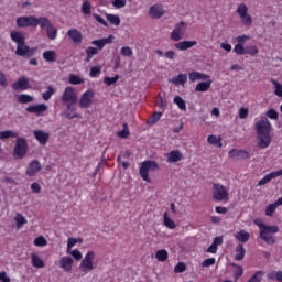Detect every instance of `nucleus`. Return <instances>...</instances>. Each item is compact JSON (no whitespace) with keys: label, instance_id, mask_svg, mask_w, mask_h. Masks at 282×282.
I'll return each instance as SVG.
<instances>
[{"label":"nucleus","instance_id":"obj_1","mask_svg":"<svg viewBox=\"0 0 282 282\" xmlns=\"http://www.w3.org/2000/svg\"><path fill=\"white\" fill-rule=\"evenodd\" d=\"M259 149H268L272 144V123L268 117H261L254 124Z\"/></svg>","mask_w":282,"mask_h":282},{"label":"nucleus","instance_id":"obj_61","mask_svg":"<svg viewBox=\"0 0 282 282\" xmlns=\"http://www.w3.org/2000/svg\"><path fill=\"white\" fill-rule=\"evenodd\" d=\"M101 68L100 66H94L90 68V76L91 78H96V76H98V74H100Z\"/></svg>","mask_w":282,"mask_h":282},{"label":"nucleus","instance_id":"obj_22","mask_svg":"<svg viewBox=\"0 0 282 282\" xmlns=\"http://www.w3.org/2000/svg\"><path fill=\"white\" fill-rule=\"evenodd\" d=\"M166 158L170 164H175V162H182L184 160V154L180 150H173L166 154Z\"/></svg>","mask_w":282,"mask_h":282},{"label":"nucleus","instance_id":"obj_41","mask_svg":"<svg viewBox=\"0 0 282 282\" xmlns=\"http://www.w3.org/2000/svg\"><path fill=\"white\" fill-rule=\"evenodd\" d=\"M174 105L181 109V111H186V101L181 96H175L173 99Z\"/></svg>","mask_w":282,"mask_h":282},{"label":"nucleus","instance_id":"obj_15","mask_svg":"<svg viewBox=\"0 0 282 282\" xmlns=\"http://www.w3.org/2000/svg\"><path fill=\"white\" fill-rule=\"evenodd\" d=\"M12 89H14V91H25L30 89V78L20 77L17 82L12 84Z\"/></svg>","mask_w":282,"mask_h":282},{"label":"nucleus","instance_id":"obj_11","mask_svg":"<svg viewBox=\"0 0 282 282\" xmlns=\"http://www.w3.org/2000/svg\"><path fill=\"white\" fill-rule=\"evenodd\" d=\"M94 96H95V93L91 89H88L85 93H83L79 98L80 109H89V107L94 105Z\"/></svg>","mask_w":282,"mask_h":282},{"label":"nucleus","instance_id":"obj_55","mask_svg":"<svg viewBox=\"0 0 282 282\" xmlns=\"http://www.w3.org/2000/svg\"><path fill=\"white\" fill-rule=\"evenodd\" d=\"M67 254H70L76 261H80V259H83V253L78 249L70 250Z\"/></svg>","mask_w":282,"mask_h":282},{"label":"nucleus","instance_id":"obj_2","mask_svg":"<svg viewBox=\"0 0 282 282\" xmlns=\"http://www.w3.org/2000/svg\"><path fill=\"white\" fill-rule=\"evenodd\" d=\"M61 100L62 105L66 107L64 116L68 120H74V118H80V115L76 112V102H78V93H76V88L67 86L62 94Z\"/></svg>","mask_w":282,"mask_h":282},{"label":"nucleus","instance_id":"obj_29","mask_svg":"<svg viewBox=\"0 0 282 282\" xmlns=\"http://www.w3.org/2000/svg\"><path fill=\"white\" fill-rule=\"evenodd\" d=\"M235 239H237V241H240V243H248V241H250V232L241 229L240 231L236 232L234 235Z\"/></svg>","mask_w":282,"mask_h":282},{"label":"nucleus","instance_id":"obj_44","mask_svg":"<svg viewBox=\"0 0 282 282\" xmlns=\"http://www.w3.org/2000/svg\"><path fill=\"white\" fill-rule=\"evenodd\" d=\"M155 259H158L161 262L166 261L169 259V251L166 249H161L155 252Z\"/></svg>","mask_w":282,"mask_h":282},{"label":"nucleus","instance_id":"obj_24","mask_svg":"<svg viewBox=\"0 0 282 282\" xmlns=\"http://www.w3.org/2000/svg\"><path fill=\"white\" fill-rule=\"evenodd\" d=\"M113 39H116V36L109 35L108 37H104L100 40H94L91 42V45H96V47L98 50H104L105 45H111V43H113Z\"/></svg>","mask_w":282,"mask_h":282},{"label":"nucleus","instance_id":"obj_58","mask_svg":"<svg viewBox=\"0 0 282 282\" xmlns=\"http://www.w3.org/2000/svg\"><path fill=\"white\" fill-rule=\"evenodd\" d=\"M160 118H162V112H154L150 118V124H155Z\"/></svg>","mask_w":282,"mask_h":282},{"label":"nucleus","instance_id":"obj_52","mask_svg":"<svg viewBox=\"0 0 282 282\" xmlns=\"http://www.w3.org/2000/svg\"><path fill=\"white\" fill-rule=\"evenodd\" d=\"M174 272L175 274H182V272H186V263L178 262L174 268Z\"/></svg>","mask_w":282,"mask_h":282},{"label":"nucleus","instance_id":"obj_18","mask_svg":"<svg viewBox=\"0 0 282 282\" xmlns=\"http://www.w3.org/2000/svg\"><path fill=\"white\" fill-rule=\"evenodd\" d=\"M73 267L74 259L72 257L64 256L59 259V268H62L64 272H72Z\"/></svg>","mask_w":282,"mask_h":282},{"label":"nucleus","instance_id":"obj_63","mask_svg":"<svg viewBox=\"0 0 282 282\" xmlns=\"http://www.w3.org/2000/svg\"><path fill=\"white\" fill-rule=\"evenodd\" d=\"M203 268H210V265H215V258H208L203 261Z\"/></svg>","mask_w":282,"mask_h":282},{"label":"nucleus","instance_id":"obj_60","mask_svg":"<svg viewBox=\"0 0 282 282\" xmlns=\"http://www.w3.org/2000/svg\"><path fill=\"white\" fill-rule=\"evenodd\" d=\"M76 243V238H68L66 252H69Z\"/></svg>","mask_w":282,"mask_h":282},{"label":"nucleus","instance_id":"obj_54","mask_svg":"<svg viewBox=\"0 0 282 282\" xmlns=\"http://www.w3.org/2000/svg\"><path fill=\"white\" fill-rule=\"evenodd\" d=\"M118 138H127L129 135V124L123 123V129L117 132Z\"/></svg>","mask_w":282,"mask_h":282},{"label":"nucleus","instance_id":"obj_21","mask_svg":"<svg viewBox=\"0 0 282 282\" xmlns=\"http://www.w3.org/2000/svg\"><path fill=\"white\" fill-rule=\"evenodd\" d=\"M33 135L37 142L45 145L50 141V132H45L43 130H34Z\"/></svg>","mask_w":282,"mask_h":282},{"label":"nucleus","instance_id":"obj_49","mask_svg":"<svg viewBox=\"0 0 282 282\" xmlns=\"http://www.w3.org/2000/svg\"><path fill=\"white\" fill-rule=\"evenodd\" d=\"M119 79H120V76L118 75H116L115 77H105L104 83L108 87H111V85H116V83H118Z\"/></svg>","mask_w":282,"mask_h":282},{"label":"nucleus","instance_id":"obj_57","mask_svg":"<svg viewBox=\"0 0 282 282\" xmlns=\"http://www.w3.org/2000/svg\"><path fill=\"white\" fill-rule=\"evenodd\" d=\"M248 113H250V111L248 110V108L241 107V108L239 109V118H240L241 120H246V118H248Z\"/></svg>","mask_w":282,"mask_h":282},{"label":"nucleus","instance_id":"obj_30","mask_svg":"<svg viewBox=\"0 0 282 282\" xmlns=\"http://www.w3.org/2000/svg\"><path fill=\"white\" fill-rule=\"evenodd\" d=\"M10 36L12 42L17 43V45L25 43V35L19 31H11Z\"/></svg>","mask_w":282,"mask_h":282},{"label":"nucleus","instance_id":"obj_23","mask_svg":"<svg viewBox=\"0 0 282 282\" xmlns=\"http://www.w3.org/2000/svg\"><path fill=\"white\" fill-rule=\"evenodd\" d=\"M282 169L275 172H271L267 174L262 180L259 181L258 186H265L268 182H272V180H276V177H281Z\"/></svg>","mask_w":282,"mask_h":282},{"label":"nucleus","instance_id":"obj_12","mask_svg":"<svg viewBox=\"0 0 282 282\" xmlns=\"http://www.w3.org/2000/svg\"><path fill=\"white\" fill-rule=\"evenodd\" d=\"M184 34H186V22H178L174 30L171 33L172 41H182L184 39Z\"/></svg>","mask_w":282,"mask_h":282},{"label":"nucleus","instance_id":"obj_39","mask_svg":"<svg viewBox=\"0 0 282 282\" xmlns=\"http://www.w3.org/2000/svg\"><path fill=\"white\" fill-rule=\"evenodd\" d=\"M270 82L273 85L274 95L278 96V98H282V84L274 78H271Z\"/></svg>","mask_w":282,"mask_h":282},{"label":"nucleus","instance_id":"obj_62","mask_svg":"<svg viewBox=\"0 0 282 282\" xmlns=\"http://www.w3.org/2000/svg\"><path fill=\"white\" fill-rule=\"evenodd\" d=\"M0 87H8V78L6 77V74L0 70Z\"/></svg>","mask_w":282,"mask_h":282},{"label":"nucleus","instance_id":"obj_13","mask_svg":"<svg viewBox=\"0 0 282 282\" xmlns=\"http://www.w3.org/2000/svg\"><path fill=\"white\" fill-rule=\"evenodd\" d=\"M43 165H41V162H39V160H33L29 163L25 175H28V177H36V174L41 173Z\"/></svg>","mask_w":282,"mask_h":282},{"label":"nucleus","instance_id":"obj_47","mask_svg":"<svg viewBox=\"0 0 282 282\" xmlns=\"http://www.w3.org/2000/svg\"><path fill=\"white\" fill-rule=\"evenodd\" d=\"M86 54H87L86 61L87 63H89V61H91V58H94V56L98 54V48L90 46L86 50Z\"/></svg>","mask_w":282,"mask_h":282},{"label":"nucleus","instance_id":"obj_19","mask_svg":"<svg viewBox=\"0 0 282 282\" xmlns=\"http://www.w3.org/2000/svg\"><path fill=\"white\" fill-rule=\"evenodd\" d=\"M67 36L75 45H80V43H83V33H80V31L77 29H69L67 31Z\"/></svg>","mask_w":282,"mask_h":282},{"label":"nucleus","instance_id":"obj_27","mask_svg":"<svg viewBox=\"0 0 282 282\" xmlns=\"http://www.w3.org/2000/svg\"><path fill=\"white\" fill-rule=\"evenodd\" d=\"M188 80V77L186 74H178L176 77H173L169 82L175 85L176 87H184L186 85V82Z\"/></svg>","mask_w":282,"mask_h":282},{"label":"nucleus","instance_id":"obj_37","mask_svg":"<svg viewBox=\"0 0 282 282\" xmlns=\"http://www.w3.org/2000/svg\"><path fill=\"white\" fill-rule=\"evenodd\" d=\"M105 17L110 25H116V28H118V25H120V22H121L120 15L106 13Z\"/></svg>","mask_w":282,"mask_h":282},{"label":"nucleus","instance_id":"obj_46","mask_svg":"<svg viewBox=\"0 0 282 282\" xmlns=\"http://www.w3.org/2000/svg\"><path fill=\"white\" fill-rule=\"evenodd\" d=\"M14 219L17 228H21L22 226H25V224H28V219L24 218L23 214H17Z\"/></svg>","mask_w":282,"mask_h":282},{"label":"nucleus","instance_id":"obj_7","mask_svg":"<svg viewBox=\"0 0 282 282\" xmlns=\"http://www.w3.org/2000/svg\"><path fill=\"white\" fill-rule=\"evenodd\" d=\"M94 259H96V252L87 251L79 264V270H82L84 274H89V272L94 270Z\"/></svg>","mask_w":282,"mask_h":282},{"label":"nucleus","instance_id":"obj_10","mask_svg":"<svg viewBox=\"0 0 282 282\" xmlns=\"http://www.w3.org/2000/svg\"><path fill=\"white\" fill-rule=\"evenodd\" d=\"M279 232V226L273 225L268 227L264 230L260 231V238L263 239V241H265V243H268L269 246H273V243L276 242V240L274 239V234Z\"/></svg>","mask_w":282,"mask_h":282},{"label":"nucleus","instance_id":"obj_17","mask_svg":"<svg viewBox=\"0 0 282 282\" xmlns=\"http://www.w3.org/2000/svg\"><path fill=\"white\" fill-rule=\"evenodd\" d=\"M165 12L162 4H153L149 10L151 19H161V17H164Z\"/></svg>","mask_w":282,"mask_h":282},{"label":"nucleus","instance_id":"obj_34","mask_svg":"<svg viewBox=\"0 0 282 282\" xmlns=\"http://www.w3.org/2000/svg\"><path fill=\"white\" fill-rule=\"evenodd\" d=\"M163 224L170 230H175V228H177V225L173 219H171V217H169V213L166 212L163 214Z\"/></svg>","mask_w":282,"mask_h":282},{"label":"nucleus","instance_id":"obj_32","mask_svg":"<svg viewBox=\"0 0 282 282\" xmlns=\"http://www.w3.org/2000/svg\"><path fill=\"white\" fill-rule=\"evenodd\" d=\"M17 100L20 105H30V102H34V96L28 94L18 95Z\"/></svg>","mask_w":282,"mask_h":282},{"label":"nucleus","instance_id":"obj_40","mask_svg":"<svg viewBox=\"0 0 282 282\" xmlns=\"http://www.w3.org/2000/svg\"><path fill=\"white\" fill-rule=\"evenodd\" d=\"M10 138H19V132L12 130H4L0 132V140H8Z\"/></svg>","mask_w":282,"mask_h":282},{"label":"nucleus","instance_id":"obj_56","mask_svg":"<svg viewBox=\"0 0 282 282\" xmlns=\"http://www.w3.org/2000/svg\"><path fill=\"white\" fill-rule=\"evenodd\" d=\"M93 17H94L95 21H97V23H100L105 28H109V24L107 23V21H105V19H102V17H100L97 13H94Z\"/></svg>","mask_w":282,"mask_h":282},{"label":"nucleus","instance_id":"obj_35","mask_svg":"<svg viewBox=\"0 0 282 282\" xmlns=\"http://www.w3.org/2000/svg\"><path fill=\"white\" fill-rule=\"evenodd\" d=\"M31 263L33 268H45V262L36 253L31 254Z\"/></svg>","mask_w":282,"mask_h":282},{"label":"nucleus","instance_id":"obj_50","mask_svg":"<svg viewBox=\"0 0 282 282\" xmlns=\"http://www.w3.org/2000/svg\"><path fill=\"white\" fill-rule=\"evenodd\" d=\"M234 52H236L239 56H243L245 54H248L246 51V47H243V44H236L234 47Z\"/></svg>","mask_w":282,"mask_h":282},{"label":"nucleus","instance_id":"obj_14","mask_svg":"<svg viewBox=\"0 0 282 282\" xmlns=\"http://www.w3.org/2000/svg\"><path fill=\"white\" fill-rule=\"evenodd\" d=\"M15 54L17 56H34V54H36V48H30V46L23 42L22 44L17 45Z\"/></svg>","mask_w":282,"mask_h":282},{"label":"nucleus","instance_id":"obj_43","mask_svg":"<svg viewBox=\"0 0 282 282\" xmlns=\"http://www.w3.org/2000/svg\"><path fill=\"white\" fill-rule=\"evenodd\" d=\"M82 14L85 17L91 14V2L89 0H84L82 3Z\"/></svg>","mask_w":282,"mask_h":282},{"label":"nucleus","instance_id":"obj_36","mask_svg":"<svg viewBox=\"0 0 282 282\" xmlns=\"http://www.w3.org/2000/svg\"><path fill=\"white\" fill-rule=\"evenodd\" d=\"M243 257H246V249L243 245H238L235 250V260L236 261H243Z\"/></svg>","mask_w":282,"mask_h":282},{"label":"nucleus","instance_id":"obj_26","mask_svg":"<svg viewBox=\"0 0 282 282\" xmlns=\"http://www.w3.org/2000/svg\"><path fill=\"white\" fill-rule=\"evenodd\" d=\"M279 206H282V196L278 200H275L273 204H270L267 206L265 208L267 217H272V215H274Z\"/></svg>","mask_w":282,"mask_h":282},{"label":"nucleus","instance_id":"obj_48","mask_svg":"<svg viewBox=\"0 0 282 282\" xmlns=\"http://www.w3.org/2000/svg\"><path fill=\"white\" fill-rule=\"evenodd\" d=\"M34 246H37V248H43L47 246V240L43 236H39L34 239Z\"/></svg>","mask_w":282,"mask_h":282},{"label":"nucleus","instance_id":"obj_45","mask_svg":"<svg viewBox=\"0 0 282 282\" xmlns=\"http://www.w3.org/2000/svg\"><path fill=\"white\" fill-rule=\"evenodd\" d=\"M56 94V88L48 86L47 90L42 94L43 100H50Z\"/></svg>","mask_w":282,"mask_h":282},{"label":"nucleus","instance_id":"obj_16","mask_svg":"<svg viewBox=\"0 0 282 282\" xmlns=\"http://www.w3.org/2000/svg\"><path fill=\"white\" fill-rule=\"evenodd\" d=\"M228 156L231 160H248V158H250V153H248V151L246 150H237V149H232L229 151Z\"/></svg>","mask_w":282,"mask_h":282},{"label":"nucleus","instance_id":"obj_3","mask_svg":"<svg viewBox=\"0 0 282 282\" xmlns=\"http://www.w3.org/2000/svg\"><path fill=\"white\" fill-rule=\"evenodd\" d=\"M43 17L36 18L35 15H22L17 18V28H39Z\"/></svg>","mask_w":282,"mask_h":282},{"label":"nucleus","instance_id":"obj_25","mask_svg":"<svg viewBox=\"0 0 282 282\" xmlns=\"http://www.w3.org/2000/svg\"><path fill=\"white\" fill-rule=\"evenodd\" d=\"M197 45V41H182L174 45L176 50H180V52H186V50H191V47H195Z\"/></svg>","mask_w":282,"mask_h":282},{"label":"nucleus","instance_id":"obj_38","mask_svg":"<svg viewBox=\"0 0 282 282\" xmlns=\"http://www.w3.org/2000/svg\"><path fill=\"white\" fill-rule=\"evenodd\" d=\"M207 142L208 144H213V147H218L219 149L224 147V144L221 143V137H217L214 134L208 135Z\"/></svg>","mask_w":282,"mask_h":282},{"label":"nucleus","instance_id":"obj_20","mask_svg":"<svg viewBox=\"0 0 282 282\" xmlns=\"http://www.w3.org/2000/svg\"><path fill=\"white\" fill-rule=\"evenodd\" d=\"M29 113H35V116H43L47 111V105L36 104L26 108Z\"/></svg>","mask_w":282,"mask_h":282},{"label":"nucleus","instance_id":"obj_64","mask_svg":"<svg viewBox=\"0 0 282 282\" xmlns=\"http://www.w3.org/2000/svg\"><path fill=\"white\" fill-rule=\"evenodd\" d=\"M268 276L269 279H274L275 276L276 281L282 282V271H279L276 273H269Z\"/></svg>","mask_w":282,"mask_h":282},{"label":"nucleus","instance_id":"obj_5","mask_svg":"<svg viewBox=\"0 0 282 282\" xmlns=\"http://www.w3.org/2000/svg\"><path fill=\"white\" fill-rule=\"evenodd\" d=\"M28 155V141L24 138L18 137L13 149V158L23 160Z\"/></svg>","mask_w":282,"mask_h":282},{"label":"nucleus","instance_id":"obj_33","mask_svg":"<svg viewBox=\"0 0 282 282\" xmlns=\"http://www.w3.org/2000/svg\"><path fill=\"white\" fill-rule=\"evenodd\" d=\"M42 56L46 63H56L57 55L54 50L45 51Z\"/></svg>","mask_w":282,"mask_h":282},{"label":"nucleus","instance_id":"obj_8","mask_svg":"<svg viewBox=\"0 0 282 282\" xmlns=\"http://www.w3.org/2000/svg\"><path fill=\"white\" fill-rule=\"evenodd\" d=\"M236 12L240 18L242 25H246L247 28L252 25V15L248 13V6H246V3L238 4Z\"/></svg>","mask_w":282,"mask_h":282},{"label":"nucleus","instance_id":"obj_4","mask_svg":"<svg viewBox=\"0 0 282 282\" xmlns=\"http://www.w3.org/2000/svg\"><path fill=\"white\" fill-rule=\"evenodd\" d=\"M40 28L41 30H45L50 41H56V39H58V29H56V26L52 24V21H50L46 17H42Z\"/></svg>","mask_w":282,"mask_h":282},{"label":"nucleus","instance_id":"obj_53","mask_svg":"<svg viewBox=\"0 0 282 282\" xmlns=\"http://www.w3.org/2000/svg\"><path fill=\"white\" fill-rule=\"evenodd\" d=\"M267 118L270 120H279V112L274 109H270L265 112Z\"/></svg>","mask_w":282,"mask_h":282},{"label":"nucleus","instance_id":"obj_31","mask_svg":"<svg viewBox=\"0 0 282 282\" xmlns=\"http://www.w3.org/2000/svg\"><path fill=\"white\" fill-rule=\"evenodd\" d=\"M210 85H213V80L210 78H207L206 82H200L196 85L195 91H208L210 89Z\"/></svg>","mask_w":282,"mask_h":282},{"label":"nucleus","instance_id":"obj_9","mask_svg":"<svg viewBox=\"0 0 282 282\" xmlns=\"http://www.w3.org/2000/svg\"><path fill=\"white\" fill-rule=\"evenodd\" d=\"M213 195L214 199L216 202H228V187L219 184V183H214L213 185Z\"/></svg>","mask_w":282,"mask_h":282},{"label":"nucleus","instance_id":"obj_51","mask_svg":"<svg viewBox=\"0 0 282 282\" xmlns=\"http://www.w3.org/2000/svg\"><path fill=\"white\" fill-rule=\"evenodd\" d=\"M112 6L116 10H120L127 7V0H112Z\"/></svg>","mask_w":282,"mask_h":282},{"label":"nucleus","instance_id":"obj_59","mask_svg":"<svg viewBox=\"0 0 282 282\" xmlns=\"http://www.w3.org/2000/svg\"><path fill=\"white\" fill-rule=\"evenodd\" d=\"M121 54L122 56H133V50H131L129 46H123L121 48Z\"/></svg>","mask_w":282,"mask_h":282},{"label":"nucleus","instance_id":"obj_42","mask_svg":"<svg viewBox=\"0 0 282 282\" xmlns=\"http://www.w3.org/2000/svg\"><path fill=\"white\" fill-rule=\"evenodd\" d=\"M68 83L70 85H83V83H85V79L78 75L70 74L68 77Z\"/></svg>","mask_w":282,"mask_h":282},{"label":"nucleus","instance_id":"obj_28","mask_svg":"<svg viewBox=\"0 0 282 282\" xmlns=\"http://www.w3.org/2000/svg\"><path fill=\"white\" fill-rule=\"evenodd\" d=\"M208 78H210V76L196 70L188 74V79L191 80V83H195L197 80H208Z\"/></svg>","mask_w":282,"mask_h":282},{"label":"nucleus","instance_id":"obj_6","mask_svg":"<svg viewBox=\"0 0 282 282\" xmlns=\"http://www.w3.org/2000/svg\"><path fill=\"white\" fill-rule=\"evenodd\" d=\"M158 169H160V166L158 165V162L144 161L141 163L139 173L144 182L151 183V177H149V171H158Z\"/></svg>","mask_w":282,"mask_h":282}]
</instances>
